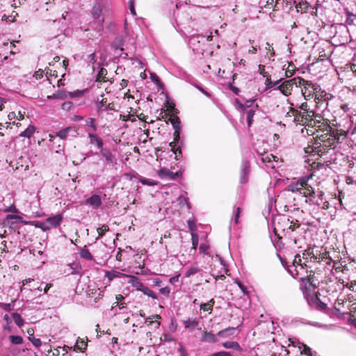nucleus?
<instances>
[{
	"mask_svg": "<svg viewBox=\"0 0 356 356\" xmlns=\"http://www.w3.org/2000/svg\"><path fill=\"white\" fill-rule=\"evenodd\" d=\"M273 225L275 234L281 237V234H290V226H293V222L286 216H280L274 219Z\"/></svg>",
	"mask_w": 356,
	"mask_h": 356,
	"instance_id": "1",
	"label": "nucleus"
},
{
	"mask_svg": "<svg viewBox=\"0 0 356 356\" xmlns=\"http://www.w3.org/2000/svg\"><path fill=\"white\" fill-rule=\"evenodd\" d=\"M63 221V216L57 214L46 219L45 221L37 222L35 227L41 229L44 232L50 230L51 228L58 227Z\"/></svg>",
	"mask_w": 356,
	"mask_h": 356,
	"instance_id": "2",
	"label": "nucleus"
},
{
	"mask_svg": "<svg viewBox=\"0 0 356 356\" xmlns=\"http://www.w3.org/2000/svg\"><path fill=\"white\" fill-rule=\"evenodd\" d=\"M301 178L299 179L297 182L294 184H291L288 186L287 188L282 191L281 193L277 196V197L275 200V204H282L283 200L286 198H291V193H299L300 192V186H301Z\"/></svg>",
	"mask_w": 356,
	"mask_h": 356,
	"instance_id": "3",
	"label": "nucleus"
},
{
	"mask_svg": "<svg viewBox=\"0 0 356 356\" xmlns=\"http://www.w3.org/2000/svg\"><path fill=\"white\" fill-rule=\"evenodd\" d=\"M309 177H301V189L300 194L307 197L305 200V203L313 202V197H315V191L314 188L309 184Z\"/></svg>",
	"mask_w": 356,
	"mask_h": 356,
	"instance_id": "4",
	"label": "nucleus"
},
{
	"mask_svg": "<svg viewBox=\"0 0 356 356\" xmlns=\"http://www.w3.org/2000/svg\"><path fill=\"white\" fill-rule=\"evenodd\" d=\"M293 116L294 117V122L298 124H305L306 123H312L313 119L312 117L314 115V112L312 111H307V112L302 113L298 110L291 111ZM309 125V124H308ZM312 125V124H310Z\"/></svg>",
	"mask_w": 356,
	"mask_h": 356,
	"instance_id": "5",
	"label": "nucleus"
},
{
	"mask_svg": "<svg viewBox=\"0 0 356 356\" xmlns=\"http://www.w3.org/2000/svg\"><path fill=\"white\" fill-rule=\"evenodd\" d=\"M158 175L161 179H168L170 180H175L177 177L181 176V172L177 171L176 172H173L168 168H161L158 172Z\"/></svg>",
	"mask_w": 356,
	"mask_h": 356,
	"instance_id": "6",
	"label": "nucleus"
},
{
	"mask_svg": "<svg viewBox=\"0 0 356 356\" xmlns=\"http://www.w3.org/2000/svg\"><path fill=\"white\" fill-rule=\"evenodd\" d=\"M96 106L99 112L115 111L113 102H108L107 98H103L101 101L97 102Z\"/></svg>",
	"mask_w": 356,
	"mask_h": 356,
	"instance_id": "7",
	"label": "nucleus"
},
{
	"mask_svg": "<svg viewBox=\"0 0 356 356\" xmlns=\"http://www.w3.org/2000/svg\"><path fill=\"white\" fill-rule=\"evenodd\" d=\"M293 85L294 83L292 79L284 81L282 84L278 86L277 89L280 90L283 95L288 96L291 94Z\"/></svg>",
	"mask_w": 356,
	"mask_h": 356,
	"instance_id": "8",
	"label": "nucleus"
},
{
	"mask_svg": "<svg viewBox=\"0 0 356 356\" xmlns=\"http://www.w3.org/2000/svg\"><path fill=\"white\" fill-rule=\"evenodd\" d=\"M88 138L90 143L95 145L97 148L100 149L103 147V140L97 134L90 133L88 134Z\"/></svg>",
	"mask_w": 356,
	"mask_h": 356,
	"instance_id": "9",
	"label": "nucleus"
},
{
	"mask_svg": "<svg viewBox=\"0 0 356 356\" xmlns=\"http://www.w3.org/2000/svg\"><path fill=\"white\" fill-rule=\"evenodd\" d=\"M107 74V70L105 69V68H103L102 67L99 71V73L97 76V78H96V82L98 83L97 84V87L98 88H101V83L102 82H106L108 81V79H107V77L106 76Z\"/></svg>",
	"mask_w": 356,
	"mask_h": 356,
	"instance_id": "10",
	"label": "nucleus"
},
{
	"mask_svg": "<svg viewBox=\"0 0 356 356\" xmlns=\"http://www.w3.org/2000/svg\"><path fill=\"white\" fill-rule=\"evenodd\" d=\"M301 262V259H300V255L297 254L295 256V258H294V260L293 261V266L295 267V271H296V273L295 275L293 274V272L291 270H289V271L292 274V275L297 278L298 276V274H299V270L297 269V268H300V269H303V266H302V264H300Z\"/></svg>",
	"mask_w": 356,
	"mask_h": 356,
	"instance_id": "11",
	"label": "nucleus"
},
{
	"mask_svg": "<svg viewBox=\"0 0 356 356\" xmlns=\"http://www.w3.org/2000/svg\"><path fill=\"white\" fill-rule=\"evenodd\" d=\"M86 202L87 204L90 206L99 207L102 204V200L99 195H92L91 197L86 200Z\"/></svg>",
	"mask_w": 356,
	"mask_h": 356,
	"instance_id": "12",
	"label": "nucleus"
},
{
	"mask_svg": "<svg viewBox=\"0 0 356 356\" xmlns=\"http://www.w3.org/2000/svg\"><path fill=\"white\" fill-rule=\"evenodd\" d=\"M100 154L105 159V160L108 163H113L114 160V156L110 151V149L107 148H100Z\"/></svg>",
	"mask_w": 356,
	"mask_h": 356,
	"instance_id": "13",
	"label": "nucleus"
},
{
	"mask_svg": "<svg viewBox=\"0 0 356 356\" xmlns=\"http://www.w3.org/2000/svg\"><path fill=\"white\" fill-rule=\"evenodd\" d=\"M293 81L294 85H296L297 87L298 86H303L304 89H306L307 86H309L312 85L311 81H306L301 77L293 78Z\"/></svg>",
	"mask_w": 356,
	"mask_h": 356,
	"instance_id": "14",
	"label": "nucleus"
},
{
	"mask_svg": "<svg viewBox=\"0 0 356 356\" xmlns=\"http://www.w3.org/2000/svg\"><path fill=\"white\" fill-rule=\"evenodd\" d=\"M202 341L205 342L216 343L217 341V338L211 332L204 331L202 336Z\"/></svg>",
	"mask_w": 356,
	"mask_h": 356,
	"instance_id": "15",
	"label": "nucleus"
},
{
	"mask_svg": "<svg viewBox=\"0 0 356 356\" xmlns=\"http://www.w3.org/2000/svg\"><path fill=\"white\" fill-rule=\"evenodd\" d=\"M138 290L142 291L145 295L152 298L153 299H156L157 296L156 294L148 287L143 285L142 284H140V286L138 288Z\"/></svg>",
	"mask_w": 356,
	"mask_h": 356,
	"instance_id": "16",
	"label": "nucleus"
},
{
	"mask_svg": "<svg viewBox=\"0 0 356 356\" xmlns=\"http://www.w3.org/2000/svg\"><path fill=\"white\" fill-rule=\"evenodd\" d=\"M102 14V6L100 3H96L92 9V15L94 19H99Z\"/></svg>",
	"mask_w": 356,
	"mask_h": 356,
	"instance_id": "17",
	"label": "nucleus"
},
{
	"mask_svg": "<svg viewBox=\"0 0 356 356\" xmlns=\"http://www.w3.org/2000/svg\"><path fill=\"white\" fill-rule=\"evenodd\" d=\"M198 324H199V321L196 318H194V319L188 318L184 321V325L185 327L189 328V329L195 328L198 325Z\"/></svg>",
	"mask_w": 356,
	"mask_h": 356,
	"instance_id": "18",
	"label": "nucleus"
},
{
	"mask_svg": "<svg viewBox=\"0 0 356 356\" xmlns=\"http://www.w3.org/2000/svg\"><path fill=\"white\" fill-rule=\"evenodd\" d=\"M80 256L81 258L87 259V260H92V256L91 253L89 252V250L86 248V246H84L81 250H80Z\"/></svg>",
	"mask_w": 356,
	"mask_h": 356,
	"instance_id": "19",
	"label": "nucleus"
},
{
	"mask_svg": "<svg viewBox=\"0 0 356 356\" xmlns=\"http://www.w3.org/2000/svg\"><path fill=\"white\" fill-rule=\"evenodd\" d=\"M261 160L264 163H269L272 161H277L278 158L271 154H265L261 155Z\"/></svg>",
	"mask_w": 356,
	"mask_h": 356,
	"instance_id": "20",
	"label": "nucleus"
},
{
	"mask_svg": "<svg viewBox=\"0 0 356 356\" xmlns=\"http://www.w3.org/2000/svg\"><path fill=\"white\" fill-rule=\"evenodd\" d=\"M222 346L225 348H232L234 350H240L241 347L238 343L236 341H225L222 343Z\"/></svg>",
	"mask_w": 356,
	"mask_h": 356,
	"instance_id": "21",
	"label": "nucleus"
},
{
	"mask_svg": "<svg viewBox=\"0 0 356 356\" xmlns=\"http://www.w3.org/2000/svg\"><path fill=\"white\" fill-rule=\"evenodd\" d=\"M67 93L65 91L59 90L57 92L47 97L48 99H64L67 97Z\"/></svg>",
	"mask_w": 356,
	"mask_h": 356,
	"instance_id": "22",
	"label": "nucleus"
},
{
	"mask_svg": "<svg viewBox=\"0 0 356 356\" xmlns=\"http://www.w3.org/2000/svg\"><path fill=\"white\" fill-rule=\"evenodd\" d=\"M35 128L33 126L28 127L24 131L20 134V136L30 138L34 133Z\"/></svg>",
	"mask_w": 356,
	"mask_h": 356,
	"instance_id": "23",
	"label": "nucleus"
},
{
	"mask_svg": "<svg viewBox=\"0 0 356 356\" xmlns=\"http://www.w3.org/2000/svg\"><path fill=\"white\" fill-rule=\"evenodd\" d=\"M72 127H69L58 131L56 135L61 139H65L68 133L72 130Z\"/></svg>",
	"mask_w": 356,
	"mask_h": 356,
	"instance_id": "24",
	"label": "nucleus"
},
{
	"mask_svg": "<svg viewBox=\"0 0 356 356\" xmlns=\"http://www.w3.org/2000/svg\"><path fill=\"white\" fill-rule=\"evenodd\" d=\"M170 122L175 129V130H180L181 129V122H180V120L179 118L177 117V116H174L172 118H171L170 119Z\"/></svg>",
	"mask_w": 356,
	"mask_h": 356,
	"instance_id": "25",
	"label": "nucleus"
},
{
	"mask_svg": "<svg viewBox=\"0 0 356 356\" xmlns=\"http://www.w3.org/2000/svg\"><path fill=\"white\" fill-rule=\"evenodd\" d=\"M215 301L213 299L210 300L207 303H204L200 305L201 309L204 311H211Z\"/></svg>",
	"mask_w": 356,
	"mask_h": 356,
	"instance_id": "26",
	"label": "nucleus"
},
{
	"mask_svg": "<svg viewBox=\"0 0 356 356\" xmlns=\"http://www.w3.org/2000/svg\"><path fill=\"white\" fill-rule=\"evenodd\" d=\"M109 230V227L106 225H103L102 227H98L97 231L98 232V237L96 239H98L99 237L103 236L106 232Z\"/></svg>",
	"mask_w": 356,
	"mask_h": 356,
	"instance_id": "27",
	"label": "nucleus"
},
{
	"mask_svg": "<svg viewBox=\"0 0 356 356\" xmlns=\"http://www.w3.org/2000/svg\"><path fill=\"white\" fill-rule=\"evenodd\" d=\"M9 339L13 344L19 345L23 343V339L20 336L11 335L9 337Z\"/></svg>",
	"mask_w": 356,
	"mask_h": 356,
	"instance_id": "28",
	"label": "nucleus"
},
{
	"mask_svg": "<svg viewBox=\"0 0 356 356\" xmlns=\"http://www.w3.org/2000/svg\"><path fill=\"white\" fill-rule=\"evenodd\" d=\"M170 146L171 147L172 150L175 154V158L176 159H178L179 156H181V151L179 147H175V145L174 142H171L170 143Z\"/></svg>",
	"mask_w": 356,
	"mask_h": 356,
	"instance_id": "29",
	"label": "nucleus"
},
{
	"mask_svg": "<svg viewBox=\"0 0 356 356\" xmlns=\"http://www.w3.org/2000/svg\"><path fill=\"white\" fill-rule=\"evenodd\" d=\"M13 318L14 319V321L15 323L18 325V326H22L24 323V320L22 319V316H20V314H17V313H14L13 314Z\"/></svg>",
	"mask_w": 356,
	"mask_h": 356,
	"instance_id": "30",
	"label": "nucleus"
},
{
	"mask_svg": "<svg viewBox=\"0 0 356 356\" xmlns=\"http://www.w3.org/2000/svg\"><path fill=\"white\" fill-rule=\"evenodd\" d=\"M200 271V269L196 266H191L186 273V277H190Z\"/></svg>",
	"mask_w": 356,
	"mask_h": 356,
	"instance_id": "31",
	"label": "nucleus"
},
{
	"mask_svg": "<svg viewBox=\"0 0 356 356\" xmlns=\"http://www.w3.org/2000/svg\"><path fill=\"white\" fill-rule=\"evenodd\" d=\"M308 4L307 3H299L298 5H296V9L298 12L300 13H306L307 10Z\"/></svg>",
	"mask_w": 356,
	"mask_h": 356,
	"instance_id": "32",
	"label": "nucleus"
},
{
	"mask_svg": "<svg viewBox=\"0 0 356 356\" xmlns=\"http://www.w3.org/2000/svg\"><path fill=\"white\" fill-rule=\"evenodd\" d=\"M234 327H228L225 330L219 331L218 335L219 337H225L227 334H232V333L231 332L234 331Z\"/></svg>",
	"mask_w": 356,
	"mask_h": 356,
	"instance_id": "33",
	"label": "nucleus"
},
{
	"mask_svg": "<svg viewBox=\"0 0 356 356\" xmlns=\"http://www.w3.org/2000/svg\"><path fill=\"white\" fill-rule=\"evenodd\" d=\"M280 81H281V79L277 80L276 81H272L270 80V76H268L266 77V84L267 86V88H273L275 86H277L280 83Z\"/></svg>",
	"mask_w": 356,
	"mask_h": 356,
	"instance_id": "34",
	"label": "nucleus"
},
{
	"mask_svg": "<svg viewBox=\"0 0 356 356\" xmlns=\"http://www.w3.org/2000/svg\"><path fill=\"white\" fill-rule=\"evenodd\" d=\"M191 240H192V244H193L192 248L194 250H196L197 245H198V241H199L198 235L195 233H192L191 234Z\"/></svg>",
	"mask_w": 356,
	"mask_h": 356,
	"instance_id": "35",
	"label": "nucleus"
},
{
	"mask_svg": "<svg viewBox=\"0 0 356 356\" xmlns=\"http://www.w3.org/2000/svg\"><path fill=\"white\" fill-rule=\"evenodd\" d=\"M29 339L35 347H40L42 344L40 339H36L33 337V332H32L31 337H29Z\"/></svg>",
	"mask_w": 356,
	"mask_h": 356,
	"instance_id": "36",
	"label": "nucleus"
},
{
	"mask_svg": "<svg viewBox=\"0 0 356 356\" xmlns=\"http://www.w3.org/2000/svg\"><path fill=\"white\" fill-rule=\"evenodd\" d=\"M87 344L83 341H78L76 348L83 352L86 349Z\"/></svg>",
	"mask_w": 356,
	"mask_h": 356,
	"instance_id": "37",
	"label": "nucleus"
},
{
	"mask_svg": "<svg viewBox=\"0 0 356 356\" xmlns=\"http://www.w3.org/2000/svg\"><path fill=\"white\" fill-rule=\"evenodd\" d=\"M120 274L119 272L113 271V272H107L106 273V276L108 278V280H111L114 277H116L118 276V275Z\"/></svg>",
	"mask_w": 356,
	"mask_h": 356,
	"instance_id": "38",
	"label": "nucleus"
},
{
	"mask_svg": "<svg viewBox=\"0 0 356 356\" xmlns=\"http://www.w3.org/2000/svg\"><path fill=\"white\" fill-rule=\"evenodd\" d=\"M254 115V111L253 110H250L248 112L247 120H248V123L249 126L251 125L252 118H253Z\"/></svg>",
	"mask_w": 356,
	"mask_h": 356,
	"instance_id": "39",
	"label": "nucleus"
},
{
	"mask_svg": "<svg viewBox=\"0 0 356 356\" xmlns=\"http://www.w3.org/2000/svg\"><path fill=\"white\" fill-rule=\"evenodd\" d=\"M129 10H130L131 14L133 15H136V12L135 7H134V0H130L129 1Z\"/></svg>",
	"mask_w": 356,
	"mask_h": 356,
	"instance_id": "40",
	"label": "nucleus"
},
{
	"mask_svg": "<svg viewBox=\"0 0 356 356\" xmlns=\"http://www.w3.org/2000/svg\"><path fill=\"white\" fill-rule=\"evenodd\" d=\"M291 222H293V226H290V234L293 232L296 228H298L300 226V224L298 222L297 220L295 221L292 220L290 221Z\"/></svg>",
	"mask_w": 356,
	"mask_h": 356,
	"instance_id": "41",
	"label": "nucleus"
},
{
	"mask_svg": "<svg viewBox=\"0 0 356 356\" xmlns=\"http://www.w3.org/2000/svg\"><path fill=\"white\" fill-rule=\"evenodd\" d=\"M88 62L89 64H94L96 62V55L95 53H92L88 56Z\"/></svg>",
	"mask_w": 356,
	"mask_h": 356,
	"instance_id": "42",
	"label": "nucleus"
},
{
	"mask_svg": "<svg viewBox=\"0 0 356 356\" xmlns=\"http://www.w3.org/2000/svg\"><path fill=\"white\" fill-rule=\"evenodd\" d=\"M259 72L264 77H267L269 76L268 73L265 71V66L263 65H259Z\"/></svg>",
	"mask_w": 356,
	"mask_h": 356,
	"instance_id": "43",
	"label": "nucleus"
},
{
	"mask_svg": "<svg viewBox=\"0 0 356 356\" xmlns=\"http://www.w3.org/2000/svg\"><path fill=\"white\" fill-rule=\"evenodd\" d=\"M241 213V209L239 207H237L236 209L234 217V221L236 224L238 222V218Z\"/></svg>",
	"mask_w": 356,
	"mask_h": 356,
	"instance_id": "44",
	"label": "nucleus"
},
{
	"mask_svg": "<svg viewBox=\"0 0 356 356\" xmlns=\"http://www.w3.org/2000/svg\"><path fill=\"white\" fill-rule=\"evenodd\" d=\"M211 356H232V355L229 352L220 351L213 353Z\"/></svg>",
	"mask_w": 356,
	"mask_h": 356,
	"instance_id": "45",
	"label": "nucleus"
},
{
	"mask_svg": "<svg viewBox=\"0 0 356 356\" xmlns=\"http://www.w3.org/2000/svg\"><path fill=\"white\" fill-rule=\"evenodd\" d=\"M209 249V246L207 244H201L199 250L200 252L207 253V250Z\"/></svg>",
	"mask_w": 356,
	"mask_h": 356,
	"instance_id": "46",
	"label": "nucleus"
},
{
	"mask_svg": "<svg viewBox=\"0 0 356 356\" xmlns=\"http://www.w3.org/2000/svg\"><path fill=\"white\" fill-rule=\"evenodd\" d=\"M150 77H151V79L154 82L156 83L157 85L159 84L160 83V80H159V78L157 76V75L154 73H152L150 74Z\"/></svg>",
	"mask_w": 356,
	"mask_h": 356,
	"instance_id": "47",
	"label": "nucleus"
},
{
	"mask_svg": "<svg viewBox=\"0 0 356 356\" xmlns=\"http://www.w3.org/2000/svg\"><path fill=\"white\" fill-rule=\"evenodd\" d=\"M72 104L70 102H64L62 104V108L64 110H68L72 107Z\"/></svg>",
	"mask_w": 356,
	"mask_h": 356,
	"instance_id": "48",
	"label": "nucleus"
},
{
	"mask_svg": "<svg viewBox=\"0 0 356 356\" xmlns=\"http://www.w3.org/2000/svg\"><path fill=\"white\" fill-rule=\"evenodd\" d=\"M159 291L162 294L168 296L170 292V289L168 287H163V288L160 289Z\"/></svg>",
	"mask_w": 356,
	"mask_h": 356,
	"instance_id": "49",
	"label": "nucleus"
},
{
	"mask_svg": "<svg viewBox=\"0 0 356 356\" xmlns=\"http://www.w3.org/2000/svg\"><path fill=\"white\" fill-rule=\"evenodd\" d=\"M7 218L15 219V220H21L22 219V218L21 216H19L18 215H13V214L8 215Z\"/></svg>",
	"mask_w": 356,
	"mask_h": 356,
	"instance_id": "50",
	"label": "nucleus"
},
{
	"mask_svg": "<svg viewBox=\"0 0 356 356\" xmlns=\"http://www.w3.org/2000/svg\"><path fill=\"white\" fill-rule=\"evenodd\" d=\"M45 71H46L47 75L49 74L51 76H55L56 77L57 76L56 71L52 72V70L48 67L45 69Z\"/></svg>",
	"mask_w": 356,
	"mask_h": 356,
	"instance_id": "51",
	"label": "nucleus"
},
{
	"mask_svg": "<svg viewBox=\"0 0 356 356\" xmlns=\"http://www.w3.org/2000/svg\"><path fill=\"white\" fill-rule=\"evenodd\" d=\"M1 307L6 311H10L12 309L10 304L2 303Z\"/></svg>",
	"mask_w": 356,
	"mask_h": 356,
	"instance_id": "52",
	"label": "nucleus"
},
{
	"mask_svg": "<svg viewBox=\"0 0 356 356\" xmlns=\"http://www.w3.org/2000/svg\"><path fill=\"white\" fill-rule=\"evenodd\" d=\"M195 86L200 90L201 91L203 94H204L207 97H210V94L206 91L204 88H202V87L197 86V85H195Z\"/></svg>",
	"mask_w": 356,
	"mask_h": 356,
	"instance_id": "53",
	"label": "nucleus"
},
{
	"mask_svg": "<svg viewBox=\"0 0 356 356\" xmlns=\"http://www.w3.org/2000/svg\"><path fill=\"white\" fill-rule=\"evenodd\" d=\"M303 352L306 355H309L310 356H312V350L310 348H309L308 346H304V349H303Z\"/></svg>",
	"mask_w": 356,
	"mask_h": 356,
	"instance_id": "54",
	"label": "nucleus"
},
{
	"mask_svg": "<svg viewBox=\"0 0 356 356\" xmlns=\"http://www.w3.org/2000/svg\"><path fill=\"white\" fill-rule=\"evenodd\" d=\"M237 284L238 285V286L240 287V289H241V291H243V293L244 294H247L248 293V291H247V289L245 286H243L241 282H237Z\"/></svg>",
	"mask_w": 356,
	"mask_h": 356,
	"instance_id": "55",
	"label": "nucleus"
},
{
	"mask_svg": "<svg viewBox=\"0 0 356 356\" xmlns=\"http://www.w3.org/2000/svg\"><path fill=\"white\" fill-rule=\"evenodd\" d=\"M322 202V201H321L318 198V200H314V197H313V202H307V204H315V205H318L319 206L321 204V203Z\"/></svg>",
	"mask_w": 356,
	"mask_h": 356,
	"instance_id": "56",
	"label": "nucleus"
},
{
	"mask_svg": "<svg viewBox=\"0 0 356 356\" xmlns=\"http://www.w3.org/2000/svg\"><path fill=\"white\" fill-rule=\"evenodd\" d=\"M179 275L173 276L170 279V282L171 284H175L179 281Z\"/></svg>",
	"mask_w": 356,
	"mask_h": 356,
	"instance_id": "57",
	"label": "nucleus"
},
{
	"mask_svg": "<svg viewBox=\"0 0 356 356\" xmlns=\"http://www.w3.org/2000/svg\"><path fill=\"white\" fill-rule=\"evenodd\" d=\"M179 131L180 130H175L174 132V140L178 141L179 140Z\"/></svg>",
	"mask_w": 356,
	"mask_h": 356,
	"instance_id": "58",
	"label": "nucleus"
},
{
	"mask_svg": "<svg viewBox=\"0 0 356 356\" xmlns=\"http://www.w3.org/2000/svg\"><path fill=\"white\" fill-rule=\"evenodd\" d=\"M324 195L325 194L322 191L317 192V197L321 201H323Z\"/></svg>",
	"mask_w": 356,
	"mask_h": 356,
	"instance_id": "59",
	"label": "nucleus"
},
{
	"mask_svg": "<svg viewBox=\"0 0 356 356\" xmlns=\"http://www.w3.org/2000/svg\"><path fill=\"white\" fill-rule=\"evenodd\" d=\"M90 125L93 128L94 130H96L97 127L95 124V119L94 118H90Z\"/></svg>",
	"mask_w": 356,
	"mask_h": 356,
	"instance_id": "60",
	"label": "nucleus"
},
{
	"mask_svg": "<svg viewBox=\"0 0 356 356\" xmlns=\"http://www.w3.org/2000/svg\"><path fill=\"white\" fill-rule=\"evenodd\" d=\"M43 71L42 70H39L38 71L35 72V76L36 78L38 77H42V76Z\"/></svg>",
	"mask_w": 356,
	"mask_h": 356,
	"instance_id": "61",
	"label": "nucleus"
},
{
	"mask_svg": "<svg viewBox=\"0 0 356 356\" xmlns=\"http://www.w3.org/2000/svg\"><path fill=\"white\" fill-rule=\"evenodd\" d=\"M143 184H147L149 186H154L156 184V182H154V181H151L150 180H148V179H146L144 181H143Z\"/></svg>",
	"mask_w": 356,
	"mask_h": 356,
	"instance_id": "62",
	"label": "nucleus"
},
{
	"mask_svg": "<svg viewBox=\"0 0 356 356\" xmlns=\"http://www.w3.org/2000/svg\"><path fill=\"white\" fill-rule=\"evenodd\" d=\"M323 209L327 210L329 208V202L325 201L323 204Z\"/></svg>",
	"mask_w": 356,
	"mask_h": 356,
	"instance_id": "63",
	"label": "nucleus"
},
{
	"mask_svg": "<svg viewBox=\"0 0 356 356\" xmlns=\"http://www.w3.org/2000/svg\"><path fill=\"white\" fill-rule=\"evenodd\" d=\"M60 60V57L56 56L54 58L53 61L50 62L49 64L51 65L54 63L58 62Z\"/></svg>",
	"mask_w": 356,
	"mask_h": 356,
	"instance_id": "64",
	"label": "nucleus"
}]
</instances>
